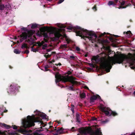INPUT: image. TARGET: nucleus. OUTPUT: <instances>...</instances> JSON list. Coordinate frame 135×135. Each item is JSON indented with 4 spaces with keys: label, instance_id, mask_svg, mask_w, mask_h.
Listing matches in <instances>:
<instances>
[{
    "label": "nucleus",
    "instance_id": "f257e3e1",
    "mask_svg": "<svg viewBox=\"0 0 135 135\" xmlns=\"http://www.w3.org/2000/svg\"><path fill=\"white\" fill-rule=\"evenodd\" d=\"M128 55L129 56L124 54H121L116 59L115 61H113V58L108 55L105 56L101 59V66L102 69L105 70L107 72H109L111 68L110 65L112 62L114 64L115 63L120 64L123 62L126 63L132 61V62L131 64L134 65L135 62V54L133 55L129 53Z\"/></svg>",
    "mask_w": 135,
    "mask_h": 135
},
{
    "label": "nucleus",
    "instance_id": "f03ea898",
    "mask_svg": "<svg viewBox=\"0 0 135 135\" xmlns=\"http://www.w3.org/2000/svg\"><path fill=\"white\" fill-rule=\"evenodd\" d=\"M68 30H71V31L75 32L76 36H79L85 40H86L85 38H87L90 40H92L93 36L95 38L97 37L96 35L92 31H89L78 26L75 27H73L72 25H71V26H68Z\"/></svg>",
    "mask_w": 135,
    "mask_h": 135
},
{
    "label": "nucleus",
    "instance_id": "7ed1b4c3",
    "mask_svg": "<svg viewBox=\"0 0 135 135\" xmlns=\"http://www.w3.org/2000/svg\"><path fill=\"white\" fill-rule=\"evenodd\" d=\"M36 122L41 123L40 125H41L42 126L40 128L41 129L42 128V127H44L46 125V124H45L44 123L40 117H32L30 115L27 117V119L23 120L22 123L23 127L26 128L34 126V122Z\"/></svg>",
    "mask_w": 135,
    "mask_h": 135
},
{
    "label": "nucleus",
    "instance_id": "20e7f679",
    "mask_svg": "<svg viewBox=\"0 0 135 135\" xmlns=\"http://www.w3.org/2000/svg\"><path fill=\"white\" fill-rule=\"evenodd\" d=\"M58 27L60 28L57 31H55L54 30H51L50 31L51 34H54L55 36L57 38H59L62 35L60 33V32H65V28L68 29V27H66L65 25L63 24H59L58 25Z\"/></svg>",
    "mask_w": 135,
    "mask_h": 135
},
{
    "label": "nucleus",
    "instance_id": "39448f33",
    "mask_svg": "<svg viewBox=\"0 0 135 135\" xmlns=\"http://www.w3.org/2000/svg\"><path fill=\"white\" fill-rule=\"evenodd\" d=\"M21 30H23L24 31H27V32H23L21 35L18 36V37L20 38V41L21 42L26 39L27 37L30 38L33 35V32L32 31H28L27 29L24 27L21 28Z\"/></svg>",
    "mask_w": 135,
    "mask_h": 135
},
{
    "label": "nucleus",
    "instance_id": "423d86ee",
    "mask_svg": "<svg viewBox=\"0 0 135 135\" xmlns=\"http://www.w3.org/2000/svg\"><path fill=\"white\" fill-rule=\"evenodd\" d=\"M99 109L102 112H104L107 116L112 115L115 117L118 115V113L116 112L112 111L109 108L100 106L99 107Z\"/></svg>",
    "mask_w": 135,
    "mask_h": 135
},
{
    "label": "nucleus",
    "instance_id": "0eeeda50",
    "mask_svg": "<svg viewBox=\"0 0 135 135\" xmlns=\"http://www.w3.org/2000/svg\"><path fill=\"white\" fill-rule=\"evenodd\" d=\"M55 82L56 84L61 81L63 83L68 82V75H61L57 73L55 75Z\"/></svg>",
    "mask_w": 135,
    "mask_h": 135
},
{
    "label": "nucleus",
    "instance_id": "6e6552de",
    "mask_svg": "<svg viewBox=\"0 0 135 135\" xmlns=\"http://www.w3.org/2000/svg\"><path fill=\"white\" fill-rule=\"evenodd\" d=\"M20 88L19 86H17L11 85L8 89H7V92L9 94L15 95L16 91L18 92L19 91L18 89Z\"/></svg>",
    "mask_w": 135,
    "mask_h": 135
},
{
    "label": "nucleus",
    "instance_id": "1a4fd4ad",
    "mask_svg": "<svg viewBox=\"0 0 135 135\" xmlns=\"http://www.w3.org/2000/svg\"><path fill=\"white\" fill-rule=\"evenodd\" d=\"M73 71L71 69H70V70H68V82L71 83L75 84L77 82V81L75 80L76 78L72 76H69L72 74Z\"/></svg>",
    "mask_w": 135,
    "mask_h": 135
},
{
    "label": "nucleus",
    "instance_id": "9d476101",
    "mask_svg": "<svg viewBox=\"0 0 135 135\" xmlns=\"http://www.w3.org/2000/svg\"><path fill=\"white\" fill-rule=\"evenodd\" d=\"M55 128L54 129H51V130H49L48 129L46 128H45L46 129L47 131H49L50 132H56L57 133L54 134V135H58V134H61L63 132V130L62 128H58V129H57L56 127H55Z\"/></svg>",
    "mask_w": 135,
    "mask_h": 135
},
{
    "label": "nucleus",
    "instance_id": "9b49d317",
    "mask_svg": "<svg viewBox=\"0 0 135 135\" xmlns=\"http://www.w3.org/2000/svg\"><path fill=\"white\" fill-rule=\"evenodd\" d=\"M78 131L81 134H86L87 133L90 134V133L91 132V128H89L86 129H83L81 128L78 129Z\"/></svg>",
    "mask_w": 135,
    "mask_h": 135
},
{
    "label": "nucleus",
    "instance_id": "f8f14e48",
    "mask_svg": "<svg viewBox=\"0 0 135 135\" xmlns=\"http://www.w3.org/2000/svg\"><path fill=\"white\" fill-rule=\"evenodd\" d=\"M91 132L90 133L89 135H102V132L100 130L98 129L96 130L95 131H94L91 128Z\"/></svg>",
    "mask_w": 135,
    "mask_h": 135
},
{
    "label": "nucleus",
    "instance_id": "ddd939ff",
    "mask_svg": "<svg viewBox=\"0 0 135 135\" xmlns=\"http://www.w3.org/2000/svg\"><path fill=\"white\" fill-rule=\"evenodd\" d=\"M9 130L7 131H0V134L2 135H15V133L14 132L10 133Z\"/></svg>",
    "mask_w": 135,
    "mask_h": 135
},
{
    "label": "nucleus",
    "instance_id": "4468645a",
    "mask_svg": "<svg viewBox=\"0 0 135 135\" xmlns=\"http://www.w3.org/2000/svg\"><path fill=\"white\" fill-rule=\"evenodd\" d=\"M106 34H108V35H109L110 37L109 38V39L111 41H113L114 40V39L113 37L111 36L112 35L110 34L107 33H106L105 32H104V33H101L100 34V37H103V36H105V35H106Z\"/></svg>",
    "mask_w": 135,
    "mask_h": 135
},
{
    "label": "nucleus",
    "instance_id": "2eb2a0df",
    "mask_svg": "<svg viewBox=\"0 0 135 135\" xmlns=\"http://www.w3.org/2000/svg\"><path fill=\"white\" fill-rule=\"evenodd\" d=\"M108 42V41L104 40H102L100 41V43L103 46V47L104 49H107V47L105 46L106 45V44Z\"/></svg>",
    "mask_w": 135,
    "mask_h": 135
},
{
    "label": "nucleus",
    "instance_id": "dca6fc26",
    "mask_svg": "<svg viewBox=\"0 0 135 135\" xmlns=\"http://www.w3.org/2000/svg\"><path fill=\"white\" fill-rule=\"evenodd\" d=\"M18 131L19 132L21 133H31L32 132V130H27L25 129H18Z\"/></svg>",
    "mask_w": 135,
    "mask_h": 135
},
{
    "label": "nucleus",
    "instance_id": "f3484780",
    "mask_svg": "<svg viewBox=\"0 0 135 135\" xmlns=\"http://www.w3.org/2000/svg\"><path fill=\"white\" fill-rule=\"evenodd\" d=\"M97 98V97L95 95H93L91 96L90 99V102L91 103H92L94 102V101Z\"/></svg>",
    "mask_w": 135,
    "mask_h": 135
},
{
    "label": "nucleus",
    "instance_id": "a211bd4d",
    "mask_svg": "<svg viewBox=\"0 0 135 135\" xmlns=\"http://www.w3.org/2000/svg\"><path fill=\"white\" fill-rule=\"evenodd\" d=\"M0 126L2 127H4L6 129H8L10 128L11 127L10 126L7 125L4 123H2L0 122Z\"/></svg>",
    "mask_w": 135,
    "mask_h": 135
},
{
    "label": "nucleus",
    "instance_id": "6ab92c4d",
    "mask_svg": "<svg viewBox=\"0 0 135 135\" xmlns=\"http://www.w3.org/2000/svg\"><path fill=\"white\" fill-rule=\"evenodd\" d=\"M71 83V85L70 86H69L68 85V89L72 91H74L75 90V89L74 88L73 86L75 84H77L78 83V82L77 81L76 83L75 84Z\"/></svg>",
    "mask_w": 135,
    "mask_h": 135
},
{
    "label": "nucleus",
    "instance_id": "aec40b11",
    "mask_svg": "<svg viewBox=\"0 0 135 135\" xmlns=\"http://www.w3.org/2000/svg\"><path fill=\"white\" fill-rule=\"evenodd\" d=\"M43 35L44 37V41L45 42H47L48 41V40L47 39L45 38H48L47 33L44 32L43 33Z\"/></svg>",
    "mask_w": 135,
    "mask_h": 135
},
{
    "label": "nucleus",
    "instance_id": "412c9836",
    "mask_svg": "<svg viewBox=\"0 0 135 135\" xmlns=\"http://www.w3.org/2000/svg\"><path fill=\"white\" fill-rule=\"evenodd\" d=\"M108 5L109 6H110L111 5H113V6L116 5V3H115L113 1H109L108 3Z\"/></svg>",
    "mask_w": 135,
    "mask_h": 135
},
{
    "label": "nucleus",
    "instance_id": "4be33fe9",
    "mask_svg": "<svg viewBox=\"0 0 135 135\" xmlns=\"http://www.w3.org/2000/svg\"><path fill=\"white\" fill-rule=\"evenodd\" d=\"M52 53H51L50 54H49L48 53H46L44 55V56L47 59L48 58L50 57L51 56Z\"/></svg>",
    "mask_w": 135,
    "mask_h": 135
},
{
    "label": "nucleus",
    "instance_id": "5701e85b",
    "mask_svg": "<svg viewBox=\"0 0 135 135\" xmlns=\"http://www.w3.org/2000/svg\"><path fill=\"white\" fill-rule=\"evenodd\" d=\"M72 47L73 48H75L76 50V51H80V49L78 47L76 46L75 45H73Z\"/></svg>",
    "mask_w": 135,
    "mask_h": 135
},
{
    "label": "nucleus",
    "instance_id": "b1692460",
    "mask_svg": "<svg viewBox=\"0 0 135 135\" xmlns=\"http://www.w3.org/2000/svg\"><path fill=\"white\" fill-rule=\"evenodd\" d=\"M77 58L76 56H74L73 55L72 56H69V59H72L74 60H75Z\"/></svg>",
    "mask_w": 135,
    "mask_h": 135
},
{
    "label": "nucleus",
    "instance_id": "393cba45",
    "mask_svg": "<svg viewBox=\"0 0 135 135\" xmlns=\"http://www.w3.org/2000/svg\"><path fill=\"white\" fill-rule=\"evenodd\" d=\"M31 50L33 52H36V51H38L39 50L38 48L37 47V48L35 49L33 48V46L31 47Z\"/></svg>",
    "mask_w": 135,
    "mask_h": 135
},
{
    "label": "nucleus",
    "instance_id": "a878e982",
    "mask_svg": "<svg viewBox=\"0 0 135 135\" xmlns=\"http://www.w3.org/2000/svg\"><path fill=\"white\" fill-rule=\"evenodd\" d=\"M38 25H37L36 23L33 24H32L31 26V28L32 29H34L37 27L38 26Z\"/></svg>",
    "mask_w": 135,
    "mask_h": 135
},
{
    "label": "nucleus",
    "instance_id": "bb28decb",
    "mask_svg": "<svg viewBox=\"0 0 135 135\" xmlns=\"http://www.w3.org/2000/svg\"><path fill=\"white\" fill-rule=\"evenodd\" d=\"M80 115L79 114H77L76 115V119L77 122H79L80 121Z\"/></svg>",
    "mask_w": 135,
    "mask_h": 135
},
{
    "label": "nucleus",
    "instance_id": "cd10ccee",
    "mask_svg": "<svg viewBox=\"0 0 135 135\" xmlns=\"http://www.w3.org/2000/svg\"><path fill=\"white\" fill-rule=\"evenodd\" d=\"M68 44H69L71 42H72L71 40L68 38ZM72 50L71 49L70 47L69 46V45H68V50Z\"/></svg>",
    "mask_w": 135,
    "mask_h": 135
},
{
    "label": "nucleus",
    "instance_id": "c85d7f7f",
    "mask_svg": "<svg viewBox=\"0 0 135 135\" xmlns=\"http://www.w3.org/2000/svg\"><path fill=\"white\" fill-rule=\"evenodd\" d=\"M41 116L43 119H47L46 117L47 116L46 114H41Z\"/></svg>",
    "mask_w": 135,
    "mask_h": 135
},
{
    "label": "nucleus",
    "instance_id": "c756f323",
    "mask_svg": "<svg viewBox=\"0 0 135 135\" xmlns=\"http://www.w3.org/2000/svg\"><path fill=\"white\" fill-rule=\"evenodd\" d=\"M21 48L22 49H23V48H26L27 49L28 48V47L27 44L25 43H24L22 45Z\"/></svg>",
    "mask_w": 135,
    "mask_h": 135
},
{
    "label": "nucleus",
    "instance_id": "7c9ffc66",
    "mask_svg": "<svg viewBox=\"0 0 135 135\" xmlns=\"http://www.w3.org/2000/svg\"><path fill=\"white\" fill-rule=\"evenodd\" d=\"M85 97L86 95L84 93H83L80 94V97L81 98H84Z\"/></svg>",
    "mask_w": 135,
    "mask_h": 135
},
{
    "label": "nucleus",
    "instance_id": "2f4dec72",
    "mask_svg": "<svg viewBox=\"0 0 135 135\" xmlns=\"http://www.w3.org/2000/svg\"><path fill=\"white\" fill-rule=\"evenodd\" d=\"M14 52L16 54H20L21 52V51H19L18 50L15 49L14 51Z\"/></svg>",
    "mask_w": 135,
    "mask_h": 135
},
{
    "label": "nucleus",
    "instance_id": "473e14b6",
    "mask_svg": "<svg viewBox=\"0 0 135 135\" xmlns=\"http://www.w3.org/2000/svg\"><path fill=\"white\" fill-rule=\"evenodd\" d=\"M74 106L73 105L71 104V110L73 114H74Z\"/></svg>",
    "mask_w": 135,
    "mask_h": 135
},
{
    "label": "nucleus",
    "instance_id": "72a5a7b5",
    "mask_svg": "<svg viewBox=\"0 0 135 135\" xmlns=\"http://www.w3.org/2000/svg\"><path fill=\"white\" fill-rule=\"evenodd\" d=\"M124 34L125 33L128 36H130V34H132L131 32L130 31H128L127 32H124L123 33Z\"/></svg>",
    "mask_w": 135,
    "mask_h": 135
},
{
    "label": "nucleus",
    "instance_id": "f704fd0d",
    "mask_svg": "<svg viewBox=\"0 0 135 135\" xmlns=\"http://www.w3.org/2000/svg\"><path fill=\"white\" fill-rule=\"evenodd\" d=\"M67 47V45H61L60 46V47L61 48L64 49H65Z\"/></svg>",
    "mask_w": 135,
    "mask_h": 135
},
{
    "label": "nucleus",
    "instance_id": "c9c22d12",
    "mask_svg": "<svg viewBox=\"0 0 135 135\" xmlns=\"http://www.w3.org/2000/svg\"><path fill=\"white\" fill-rule=\"evenodd\" d=\"M33 135H44L43 134H39L36 132L35 131V132L33 133Z\"/></svg>",
    "mask_w": 135,
    "mask_h": 135
},
{
    "label": "nucleus",
    "instance_id": "e433bc0d",
    "mask_svg": "<svg viewBox=\"0 0 135 135\" xmlns=\"http://www.w3.org/2000/svg\"><path fill=\"white\" fill-rule=\"evenodd\" d=\"M50 67L48 65H46L45 67V71H47L49 70V69H47L49 68Z\"/></svg>",
    "mask_w": 135,
    "mask_h": 135
},
{
    "label": "nucleus",
    "instance_id": "4c0bfd02",
    "mask_svg": "<svg viewBox=\"0 0 135 135\" xmlns=\"http://www.w3.org/2000/svg\"><path fill=\"white\" fill-rule=\"evenodd\" d=\"M47 46V44H45L44 45H42V49H45Z\"/></svg>",
    "mask_w": 135,
    "mask_h": 135
},
{
    "label": "nucleus",
    "instance_id": "58836bf2",
    "mask_svg": "<svg viewBox=\"0 0 135 135\" xmlns=\"http://www.w3.org/2000/svg\"><path fill=\"white\" fill-rule=\"evenodd\" d=\"M119 2L120 3V5L122 6L124 5L125 4V2L124 1H123L122 2L119 1Z\"/></svg>",
    "mask_w": 135,
    "mask_h": 135
},
{
    "label": "nucleus",
    "instance_id": "ea45409f",
    "mask_svg": "<svg viewBox=\"0 0 135 135\" xmlns=\"http://www.w3.org/2000/svg\"><path fill=\"white\" fill-rule=\"evenodd\" d=\"M92 9L94 11H96L97 10V8L96 5H94V6L92 7Z\"/></svg>",
    "mask_w": 135,
    "mask_h": 135
},
{
    "label": "nucleus",
    "instance_id": "a19ab883",
    "mask_svg": "<svg viewBox=\"0 0 135 135\" xmlns=\"http://www.w3.org/2000/svg\"><path fill=\"white\" fill-rule=\"evenodd\" d=\"M46 30V28L45 27H43L40 29V30L42 32H44Z\"/></svg>",
    "mask_w": 135,
    "mask_h": 135
},
{
    "label": "nucleus",
    "instance_id": "79ce46f5",
    "mask_svg": "<svg viewBox=\"0 0 135 135\" xmlns=\"http://www.w3.org/2000/svg\"><path fill=\"white\" fill-rule=\"evenodd\" d=\"M53 70L55 71H59V69L57 68L55 66H54L53 67Z\"/></svg>",
    "mask_w": 135,
    "mask_h": 135
},
{
    "label": "nucleus",
    "instance_id": "37998d69",
    "mask_svg": "<svg viewBox=\"0 0 135 135\" xmlns=\"http://www.w3.org/2000/svg\"><path fill=\"white\" fill-rule=\"evenodd\" d=\"M127 7V6H121V5H120V6L119 7H118V8L119 9H121V8H126Z\"/></svg>",
    "mask_w": 135,
    "mask_h": 135
},
{
    "label": "nucleus",
    "instance_id": "c03bdc74",
    "mask_svg": "<svg viewBox=\"0 0 135 135\" xmlns=\"http://www.w3.org/2000/svg\"><path fill=\"white\" fill-rule=\"evenodd\" d=\"M12 126L13 129H16L17 128V126L15 125H12Z\"/></svg>",
    "mask_w": 135,
    "mask_h": 135
},
{
    "label": "nucleus",
    "instance_id": "a18cd8bd",
    "mask_svg": "<svg viewBox=\"0 0 135 135\" xmlns=\"http://www.w3.org/2000/svg\"><path fill=\"white\" fill-rule=\"evenodd\" d=\"M64 0H59L57 2V4H59L61 3L62 2H63Z\"/></svg>",
    "mask_w": 135,
    "mask_h": 135
},
{
    "label": "nucleus",
    "instance_id": "49530a36",
    "mask_svg": "<svg viewBox=\"0 0 135 135\" xmlns=\"http://www.w3.org/2000/svg\"><path fill=\"white\" fill-rule=\"evenodd\" d=\"M29 53V51L28 50H26L24 52V54L25 53L27 54H28Z\"/></svg>",
    "mask_w": 135,
    "mask_h": 135
},
{
    "label": "nucleus",
    "instance_id": "de8ad7c7",
    "mask_svg": "<svg viewBox=\"0 0 135 135\" xmlns=\"http://www.w3.org/2000/svg\"><path fill=\"white\" fill-rule=\"evenodd\" d=\"M97 119L95 117H93L91 118V120H96Z\"/></svg>",
    "mask_w": 135,
    "mask_h": 135
},
{
    "label": "nucleus",
    "instance_id": "09e8293b",
    "mask_svg": "<svg viewBox=\"0 0 135 135\" xmlns=\"http://www.w3.org/2000/svg\"><path fill=\"white\" fill-rule=\"evenodd\" d=\"M96 96H97V98H98L99 99H100L102 100L100 96L98 95H97Z\"/></svg>",
    "mask_w": 135,
    "mask_h": 135
},
{
    "label": "nucleus",
    "instance_id": "8fccbe9b",
    "mask_svg": "<svg viewBox=\"0 0 135 135\" xmlns=\"http://www.w3.org/2000/svg\"><path fill=\"white\" fill-rule=\"evenodd\" d=\"M71 130L73 131H76V130H75V128L74 127H72L71 128Z\"/></svg>",
    "mask_w": 135,
    "mask_h": 135
},
{
    "label": "nucleus",
    "instance_id": "3c124183",
    "mask_svg": "<svg viewBox=\"0 0 135 135\" xmlns=\"http://www.w3.org/2000/svg\"><path fill=\"white\" fill-rule=\"evenodd\" d=\"M42 131V130H36V131L37 132H41Z\"/></svg>",
    "mask_w": 135,
    "mask_h": 135
},
{
    "label": "nucleus",
    "instance_id": "603ef678",
    "mask_svg": "<svg viewBox=\"0 0 135 135\" xmlns=\"http://www.w3.org/2000/svg\"><path fill=\"white\" fill-rule=\"evenodd\" d=\"M118 0H114V2L115 3H116V5H117V3Z\"/></svg>",
    "mask_w": 135,
    "mask_h": 135
},
{
    "label": "nucleus",
    "instance_id": "864d4df0",
    "mask_svg": "<svg viewBox=\"0 0 135 135\" xmlns=\"http://www.w3.org/2000/svg\"><path fill=\"white\" fill-rule=\"evenodd\" d=\"M25 134L26 135H33V133L32 134H30L29 133H26Z\"/></svg>",
    "mask_w": 135,
    "mask_h": 135
},
{
    "label": "nucleus",
    "instance_id": "5fc2aeb1",
    "mask_svg": "<svg viewBox=\"0 0 135 135\" xmlns=\"http://www.w3.org/2000/svg\"><path fill=\"white\" fill-rule=\"evenodd\" d=\"M51 49H47L46 51H47V52H49L51 51Z\"/></svg>",
    "mask_w": 135,
    "mask_h": 135
},
{
    "label": "nucleus",
    "instance_id": "6e6d98bb",
    "mask_svg": "<svg viewBox=\"0 0 135 135\" xmlns=\"http://www.w3.org/2000/svg\"><path fill=\"white\" fill-rule=\"evenodd\" d=\"M38 46H42V44H41L40 42H39L38 44Z\"/></svg>",
    "mask_w": 135,
    "mask_h": 135
},
{
    "label": "nucleus",
    "instance_id": "4d7b16f0",
    "mask_svg": "<svg viewBox=\"0 0 135 135\" xmlns=\"http://www.w3.org/2000/svg\"><path fill=\"white\" fill-rule=\"evenodd\" d=\"M55 61V60H53L51 61L50 62V63H52L53 62H54Z\"/></svg>",
    "mask_w": 135,
    "mask_h": 135
},
{
    "label": "nucleus",
    "instance_id": "13d9d810",
    "mask_svg": "<svg viewBox=\"0 0 135 135\" xmlns=\"http://www.w3.org/2000/svg\"><path fill=\"white\" fill-rule=\"evenodd\" d=\"M44 41H41V42H40V43H41V44H42V45H43V44L44 43Z\"/></svg>",
    "mask_w": 135,
    "mask_h": 135
},
{
    "label": "nucleus",
    "instance_id": "bf43d9fd",
    "mask_svg": "<svg viewBox=\"0 0 135 135\" xmlns=\"http://www.w3.org/2000/svg\"><path fill=\"white\" fill-rule=\"evenodd\" d=\"M52 128H54V127H53L52 126H50L49 128V129H51Z\"/></svg>",
    "mask_w": 135,
    "mask_h": 135
},
{
    "label": "nucleus",
    "instance_id": "052dcab7",
    "mask_svg": "<svg viewBox=\"0 0 135 135\" xmlns=\"http://www.w3.org/2000/svg\"><path fill=\"white\" fill-rule=\"evenodd\" d=\"M131 5V4L130 3H129L128 5L126 6H127V7L128 6H130Z\"/></svg>",
    "mask_w": 135,
    "mask_h": 135
},
{
    "label": "nucleus",
    "instance_id": "680f3d73",
    "mask_svg": "<svg viewBox=\"0 0 135 135\" xmlns=\"http://www.w3.org/2000/svg\"><path fill=\"white\" fill-rule=\"evenodd\" d=\"M130 135H135V133H132Z\"/></svg>",
    "mask_w": 135,
    "mask_h": 135
},
{
    "label": "nucleus",
    "instance_id": "e2e57ef3",
    "mask_svg": "<svg viewBox=\"0 0 135 135\" xmlns=\"http://www.w3.org/2000/svg\"><path fill=\"white\" fill-rule=\"evenodd\" d=\"M113 36L116 37H118V36L117 35H113Z\"/></svg>",
    "mask_w": 135,
    "mask_h": 135
},
{
    "label": "nucleus",
    "instance_id": "0e129e2a",
    "mask_svg": "<svg viewBox=\"0 0 135 135\" xmlns=\"http://www.w3.org/2000/svg\"><path fill=\"white\" fill-rule=\"evenodd\" d=\"M133 95H134V96L135 97V91H134L133 94Z\"/></svg>",
    "mask_w": 135,
    "mask_h": 135
},
{
    "label": "nucleus",
    "instance_id": "69168bd1",
    "mask_svg": "<svg viewBox=\"0 0 135 135\" xmlns=\"http://www.w3.org/2000/svg\"><path fill=\"white\" fill-rule=\"evenodd\" d=\"M9 67L10 69H12L13 68L10 65L9 66Z\"/></svg>",
    "mask_w": 135,
    "mask_h": 135
},
{
    "label": "nucleus",
    "instance_id": "338daca9",
    "mask_svg": "<svg viewBox=\"0 0 135 135\" xmlns=\"http://www.w3.org/2000/svg\"><path fill=\"white\" fill-rule=\"evenodd\" d=\"M58 65H59V66L61 65V64L60 63H59L58 64Z\"/></svg>",
    "mask_w": 135,
    "mask_h": 135
},
{
    "label": "nucleus",
    "instance_id": "774afa93",
    "mask_svg": "<svg viewBox=\"0 0 135 135\" xmlns=\"http://www.w3.org/2000/svg\"><path fill=\"white\" fill-rule=\"evenodd\" d=\"M49 124L50 125H51L52 124V123L51 122H50L49 123Z\"/></svg>",
    "mask_w": 135,
    "mask_h": 135
}]
</instances>
